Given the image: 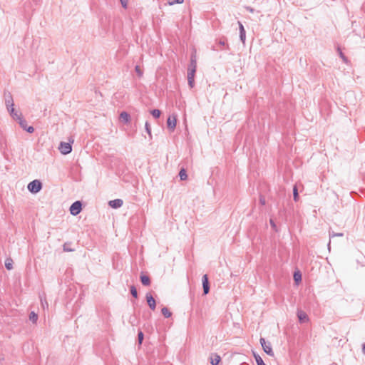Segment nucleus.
Masks as SVG:
<instances>
[{
    "label": "nucleus",
    "mask_w": 365,
    "mask_h": 365,
    "mask_svg": "<svg viewBox=\"0 0 365 365\" xmlns=\"http://www.w3.org/2000/svg\"><path fill=\"white\" fill-rule=\"evenodd\" d=\"M195 72H196V69L188 68H187V78H194Z\"/></svg>",
    "instance_id": "aec40b11"
},
{
    "label": "nucleus",
    "mask_w": 365,
    "mask_h": 365,
    "mask_svg": "<svg viewBox=\"0 0 365 365\" xmlns=\"http://www.w3.org/2000/svg\"><path fill=\"white\" fill-rule=\"evenodd\" d=\"M294 279L295 280L296 282H299V281H301L302 279V276L299 273H294Z\"/></svg>",
    "instance_id": "473e14b6"
},
{
    "label": "nucleus",
    "mask_w": 365,
    "mask_h": 365,
    "mask_svg": "<svg viewBox=\"0 0 365 365\" xmlns=\"http://www.w3.org/2000/svg\"><path fill=\"white\" fill-rule=\"evenodd\" d=\"M328 248H329V250L330 249V242L328 244Z\"/></svg>",
    "instance_id": "c03bdc74"
},
{
    "label": "nucleus",
    "mask_w": 365,
    "mask_h": 365,
    "mask_svg": "<svg viewBox=\"0 0 365 365\" xmlns=\"http://www.w3.org/2000/svg\"><path fill=\"white\" fill-rule=\"evenodd\" d=\"M188 85L190 88H193L195 86V80L194 78H187Z\"/></svg>",
    "instance_id": "c9c22d12"
},
{
    "label": "nucleus",
    "mask_w": 365,
    "mask_h": 365,
    "mask_svg": "<svg viewBox=\"0 0 365 365\" xmlns=\"http://www.w3.org/2000/svg\"><path fill=\"white\" fill-rule=\"evenodd\" d=\"M220 360H221L220 356L219 355H217V354H215L214 356V358H212V357L211 358L210 363H211L212 365H218L220 361Z\"/></svg>",
    "instance_id": "dca6fc26"
},
{
    "label": "nucleus",
    "mask_w": 365,
    "mask_h": 365,
    "mask_svg": "<svg viewBox=\"0 0 365 365\" xmlns=\"http://www.w3.org/2000/svg\"><path fill=\"white\" fill-rule=\"evenodd\" d=\"M179 176L181 180H185L187 178V175L186 173V170L184 168H182L179 172Z\"/></svg>",
    "instance_id": "6ab92c4d"
},
{
    "label": "nucleus",
    "mask_w": 365,
    "mask_h": 365,
    "mask_svg": "<svg viewBox=\"0 0 365 365\" xmlns=\"http://www.w3.org/2000/svg\"><path fill=\"white\" fill-rule=\"evenodd\" d=\"M25 130H26L28 133H34V128L33 126H28L26 127V128L25 129Z\"/></svg>",
    "instance_id": "58836bf2"
},
{
    "label": "nucleus",
    "mask_w": 365,
    "mask_h": 365,
    "mask_svg": "<svg viewBox=\"0 0 365 365\" xmlns=\"http://www.w3.org/2000/svg\"><path fill=\"white\" fill-rule=\"evenodd\" d=\"M143 338H144V335H143V333L140 331L138 334V344L140 345L143 341Z\"/></svg>",
    "instance_id": "7c9ffc66"
},
{
    "label": "nucleus",
    "mask_w": 365,
    "mask_h": 365,
    "mask_svg": "<svg viewBox=\"0 0 365 365\" xmlns=\"http://www.w3.org/2000/svg\"><path fill=\"white\" fill-rule=\"evenodd\" d=\"M151 114L155 118H158L161 114V112L158 109H154L151 111Z\"/></svg>",
    "instance_id": "a878e982"
},
{
    "label": "nucleus",
    "mask_w": 365,
    "mask_h": 365,
    "mask_svg": "<svg viewBox=\"0 0 365 365\" xmlns=\"http://www.w3.org/2000/svg\"><path fill=\"white\" fill-rule=\"evenodd\" d=\"M63 251H65V252H73V251H74L73 249H71L70 247V244H68V243H65L63 245Z\"/></svg>",
    "instance_id": "c756f323"
},
{
    "label": "nucleus",
    "mask_w": 365,
    "mask_h": 365,
    "mask_svg": "<svg viewBox=\"0 0 365 365\" xmlns=\"http://www.w3.org/2000/svg\"><path fill=\"white\" fill-rule=\"evenodd\" d=\"M135 72L138 73V76L141 77L142 75H143V72L140 70V66H136L135 68Z\"/></svg>",
    "instance_id": "72a5a7b5"
},
{
    "label": "nucleus",
    "mask_w": 365,
    "mask_h": 365,
    "mask_svg": "<svg viewBox=\"0 0 365 365\" xmlns=\"http://www.w3.org/2000/svg\"><path fill=\"white\" fill-rule=\"evenodd\" d=\"M18 121H19V123L20 126H21L24 130H25V129L26 128V127H28L26 120H24V118H22V117H21V118H20L18 120Z\"/></svg>",
    "instance_id": "4be33fe9"
},
{
    "label": "nucleus",
    "mask_w": 365,
    "mask_h": 365,
    "mask_svg": "<svg viewBox=\"0 0 365 365\" xmlns=\"http://www.w3.org/2000/svg\"><path fill=\"white\" fill-rule=\"evenodd\" d=\"M5 267L9 270H11L13 269V260L11 258H7L6 259Z\"/></svg>",
    "instance_id": "a211bd4d"
},
{
    "label": "nucleus",
    "mask_w": 365,
    "mask_h": 365,
    "mask_svg": "<svg viewBox=\"0 0 365 365\" xmlns=\"http://www.w3.org/2000/svg\"><path fill=\"white\" fill-rule=\"evenodd\" d=\"M218 43L220 45V46H225L226 45V48L227 49H230V47L227 44H226L225 43V41L224 39H220L218 42Z\"/></svg>",
    "instance_id": "e433bc0d"
},
{
    "label": "nucleus",
    "mask_w": 365,
    "mask_h": 365,
    "mask_svg": "<svg viewBox=\"0 0 365 365\" xmlns=\"http://www.w3.org/2000/svg\"><path fill=\"white\" fill-rule=\"evenodd\" d=\"M188 68H195V69H196V68H197V60H196L195 54L194 53H192L190 56V63Z\"/></svg>",
    "instance_id": "4468645a"
},
{
    "label": "nucleus",
    "mask_w": 365,
    "mask_h": 365,
    "mask_svg": "<svg viewBox=\"0 0 365 365\" xmlns=\"http://www.w3.org/2000/svg\"><path fill=\"white\" fill-rule=\"evenodd\" d=\"M362 351L365 354V342L364 344L363 345Z\"/></svg>",
    "instance_id": "79ce46f5"
},
{
    "label": "nucleus",
    "mask_w": 365,
    "mask_h": 365,
    "mask_svg": "<svg viewBox=\"0 0 365 365\" xmlns=\"http://www.w3.org/2000/svg\"><path fill=\"white\" fill-rule=\"evenodd\" d=\"M254 357L257 365H266L259 355L254 353Z\"/></svg>",
    "instance_id": "f3484780"
},
{
    "label": "nucleus",
    "mask_w": 365,
    "mask_h": 365,
    "mask_svg": "<svg viewBox=\"0 0 365 365\" xmlns=\"http://www.w3.org/2000/svg\"><path fill=\"white\" fill-rule=\"evenodd\" d=\"M6 108L13 119L18 120L20 118H21V114L19 113V112L14 109V106Z\"/></svg>",
    "instance_id": "1a4fd4ad"
},
{
    "label": "nucleus",
    "mask_w": 365,
    "mask_h": 365,
    "mask_svg": "<svg viewBox=\"0 0 365 365\" xmlns=\"http://www.w3.org/2000/svg\"><path fill=\"white\" fill-rule=\"evenodd\" d=\"M202 281L203 294H207L210 292V284H209L208 277H207V274L203 275Z\"/></svg>",
    "instance_id": "0eeeda50"
},
{
    "label": "nucleus",
    "mask_w": 365,
    "mask_h": 365,
    "mask_svg": "<svg viewBox=\"0 0 365 365\" xmlns=\"http://www.w3.org/2000/svg\"><path fill=\"white\" fill-rule=\"evenodd\" d=\"M130 294H132V296L133 297H135V298L138 297L137 289H136L135 287L133 285L130 287Z\"/></svg>",
    "instance_id": "c85d7f7f"
},
{
    "label": "nucleus",
    "mask_w": 365,
    "mask_h": 365,
    "mask_svg": "<svg viewBox=\"0 0 365 365\" xmlns=\"http://www.w3.org/2000/svg\"><path fill=\"white\" fill-rule=\"evenodd\" d=\"M259 201H260V203H261L262 205H265V199H264V198H262V197H261V198H260V200H259Z\"/></svg>",
    "instance_id": "a19ab883"
},
{
    "label": "nucleus",
    "mask_w": 365,
    "mask_h": 365,
    "mask_svg": "<svg viewBox=\"0 0 365 365\" xmlns=\"http://www.w3.org/2000/svg\"><path fill=\"white\" fill-rule=\"evenodd\" d=\"M58 149L63 155L69 154L72 151L71 145L69 143L61 142Z\"/></svg>",
    "instance_id": "20e7f679"
},
{
    "label": "nucleus",
    "mask_w": 365,
    "mask_h": 365,
    "mask_svg": "<svg viewBox=\"0 0 365 365\" xmlns=\"http://www.w3.org/2000/svg\"><path fill=\"white\" fill-rule=\"evenodd\" d=\"M28 190L34 194L38 192L42 188V183L38 180H34L29 183Z\"/></svg>",
    "instance_id": "f257e3e1"
},
{
    "label": "nucleus",
    "mask_w": 365,
    "mask_h": 365,
    "mask_svg": "<svg viewBox=\"0 0 365 365\" xmlns=\"http://www.w3.org/2000/svg\"><path fill=\"white\" fill-rule=\"evenodd\" d=\"M120 119L125 123H128L130 121V117L127 112L123 111L120 114Z\"/></svg>",
    "instance_id": "ddd939ff"
},
{
    "label": "nucleus",
    "mask_w": 365,
    "mask_h": 365,
    "mask_svg": "<svg viewBox=\"0 0 365 365\" xmlns=\"http://www.w3.org/2000/svg\"><path fill=\"white\" fill-rule=\"evenodd\" d=\"M120 4H121L123 8L126 9L127 6H128V0H120Z\"/></svg>",
    "instance_id": "4c0bfd02"
},
{
    "label": "nucleus",
    "mask_w": 365,
    "mask_h": 365,
    "mask_svg": "<svg viewBox=\"0 0 365 365\" xmlns=\"http://www.w3.org/2000/svg\"><path fill=\"white\" fill-rule=\"evenodd\" d=\"M29 319L33 323H36L38 319V315L34 312H31L29 314Z\"/></svg>",
    "instance_id": "5701e85b"
},
{
    "label": "nucleus",
    "mask_w": 365,
    "mask_h": 365,
    "mask_svg": "<svg viewBox=\"0 0 365 365\" xmlns=\"http://www.w3.org/2000/svg\"><path fill=\"white\" fill-rule=\"evenodd\" d=\"M259 341L264 351L269 356H274V352L272 351L270 343L267 342L265 339L262 337L260 338Z\"/></svg>",
    "instance_id": "7ed1b4c3"
},
{
    "label": "nucleus",
    "mask_w": 365,
    "mask_h": 365,
    "mask_svg": "<svg viewBox=\"0 0 365 365\" xmlns=\"http://www.w3.org/2000/svg\"><path fill=\"white\" fill-rule=\"evenodd\" d=\"M297 317H298L299 321L301 323H304L309 320L307 314L303 311H298Z\"/></svg>",
    "instance_id": "f8f14e48"
},
{
    "label": "nucleus",
    "mask_w": 365,
    "mask_h": 365,
    "mask_svg": "<svg viewBox=\"0 0 365 365\" xmlns=\"http://www.w3.org/2000/svg\"><path fill=\"white\" fill-rule=\"evenodd\" d=\"M146 300H147L149 307L152 310H155V309L156 307L155 300L150 293L146 294Z\"/></svg>",
    "instance_id": "6e6552de"
},
{
    "label": "nucleus",
    "mask_w": 365,
    "mask_h": 365,
    "mask_svg": "<svg viewBox=\"0 0 365 365\" xmlns=\"http://www.w3.org/2000/svg\"><path fill=\"white\" fill-rule=\"evenodd\" d=\"M239 29H240V38L241 41L245 43L246 40V32L244 26L240 21H238Z\"/></svg>",
    "instance_id": "9d476101"
},
{
    "label": "nucleus",
    "mask_w": 365,
    "mask_h": 365,
    "mask_svg": "<svg viewBox=\"0 0 365 365\" xmlns=\"http://www.w3.org/2000/svg\"><path fill=\"white\" fill-rule=\"evenodd\" d=\"M140 282L144 286H149L150 284V279L148 276L141 274L140 277Z\"/></svg>",
    "instance_id": "2eb2a0df"
},
{
    "label": "nucleus",
    "mask_w": 365,
    "mask_h": 365,
    "mask_svg": "<svg viewBox=\"0 0 365 365\" xmlns=\"http://www.w3.org/2000/svg\"><path fill=\"white\" fill-rule=\"evenodd\" d=\"M247 10H249L250 12L253 11V9L252 8H247Z\"/></svg>",
    "instance_id": "37998d69"
},
{
    "label": "nucleus",
    "mask_w": 365,
    "mask_h": 365,
    "mask_svg": "<svg viewBox=\"0 0 365 365\" xmlns=\"http://www.w3.org/2000/svg\"><path fill=\"white\" fill-rule=\"evenodd\" d=\"M337 50H338L339 55L340 58L342 59V61L344 63H347L348 62V59L345 56V55L343 53V52L341 51L339 47L337 48Z\"/></svg>",
    "instance_id": "393cba45"
},
{
    "label": "nucleus",
    "mask_w": 365,
    "mask_h": 365,
    "mask_svg": "<svg viewBox=\"0 0 365 365\" xmlns=\"http://www.w3.org/2000/svg\"><path fill=\"white\" fill-rule=\"evenodd\" d=\"M82 210V203L80 201L74 202L70 207V212L72 215H78Z\"/></svg>",
    "instance_id": "f03ea898"
},
{
    "label": "nucleus",
    "mask_w": 365,
    "mask_h": 365,
    "mask_svg": "<svg viewBox=\"0 0 365 365\" xmlns=\"http://www.w3.org/2000/svg\"><path fill=\"white\" fill-rule=\"evenodd\" d=\"M184 0H170V5H173L175 4H182Z\"/></svg>",
    "instance_id": "f704fd0d"
},
{
    "label": "nucleus",
    "mask_w": 365,
    "mask_h": 365,
    "mask_svg": "<svg viewBox=\"0 0 365 365\" xmlns=\"http://www.w3.org/2000/svg\"><path fill=\"white\" fill-rule=\"evenodd\" d=\"M329 235L330 238L334 237H342L344 236V233L342 232H334V231L329 230Z\"/></svg>",
    "instance_id": "b1692460"
},
{
    "label": "nucleus",
    "mask_w": 365,
    "mask_h": 365,
    "mask_svg": "<svg viewBox=\"0 0 365 365\" xmlns=\"http://www.w3.org/2000/svg\"><path fill=\"white\" fill-rule=\"evenodd\" d=\"M4 98H5V105L6 108H10L14 106V100L11 96V93L9 91L4 92Z\"/></svg>",
    "instance_id": "423d86ee"
},
{
    "label": "nucleus",
    "mask_w": 365,
    "mask_h": 365,
    "mask_svg": "<svg viewBox=\"0 0 365 365\" xmlns=\"http://www.w3.org/2000/svg\"><path fill=\"white\" fill-rule=\"evenodd\" d=\"M269 222H270L272 227L273 229H276V225L272 219H270Z\"/></svg>",
    "instance_id": "ea45409f"
},
{
    "label": "nucleus",
    "mask_w": 365,
    "mask_h": 365,
    "mask_svg": "<svg viewBox=\"0 0 365 365\" xmlns=\"http://www.w3.org/2000/svg\"><path fill=\"white\" fill-rule=\"evenodd\" d=\"M41 305L43 307V309H45V307H46L48 309V304L46 300V299H43L41 297Z\"/></svg>",
    "instance_id": "2f4dec72"
},
{
    "label": "nucleus",
    "mask_w": 365,
    "mask_h": 365,
    "mask_svg": "<svg viewBox=\"0 0 365 365\" xmlns=\"http://www.w3.org/2000/svg\"><path fill=\"white\" fill-rule=\"evenodd\" d=\"M176 123H177V118H176L175 115L169 116L167 120L168 128L172 131L174 130V129L176 127Z\"/></svg>",
    "instance_id": "39448f33"
},
{
    "label": "nucleus",
    "mask_w": 365,
    "mask_h": 365,
    "mask_svg": "<svg viewBox=\"0 0 365 365\" xmlns=\"http://www.w3.org/2000/svg\"><path fill=\"white\" fill-rule=\"evenodd\" d=\"M123 200L121 199H115L109 201L108 204L112 208H119L123 205Z\"/></svg>",
    "instance_id": "9b49d317"
},
{
    "label": "nucleus",
    "mask_w": 365,
    "mask_h": 365,
    "mask_svg": "<svg viewBox=\"0 0 365 365\" xmlns=\"http://www.w3.org/2000/svg\"><path fill=\"white\" fill-rule=\"evenodd\" d=\"M293 197H294V200L297 202L299 199V194H298V190H297V186H294L293 188Z\"/></svg>",
    "instance_id": "cd10ccee"
},
{
    "label": "nucleus",
    "mask_w": 365,
    "mask_h": 365,
    "mask_svg": "<svg viewBox=\"0 0 365 365\" xmlns=\"http://www.w3.org/2000/svg\"><path fill=\"white\" fill-rule=\"evenodd\" d=\"M145 128L146 132L149 135L150 138H152L151 128H150V123L148 121L145 122Z\"/></svg>",
    "instance_id": "bb28decb"
},
{
    "label": "nucleus",
    "mask_w": 365,
    "mask_h": 365,
    "mask_svg": "<svg viewBox=\"0 0 365 365\" xmlns=\"http://www.w3.org/2000/svg\"><path fill=\"white\" fill-rule=\"evenodd\" d=\"M161 312L165 318H169L170 317H171L172 314L167 307H163L161 309Z\"/></svg>",
    "instance_id": "412c9836"
}]
</instances>
